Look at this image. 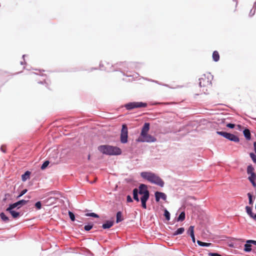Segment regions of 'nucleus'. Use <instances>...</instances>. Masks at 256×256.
<instances>
[{"instance_id":"09e8293b","label":"nucleus","mask_w":256,"mask_h":256,"mask_svg":"<svg viewBox=\"0 0 256 256\" xmlns=\"http://www.w3.org/2000/svg\"><path fill=\"white\" fill-rule=\"evenodd\" d=\"M24 62H20V64H21L22 65V64H24Z\"/></svg>"},{"instance_id":"412c9836","label":"nucleus","mask_w":256,"mask_h":256,"mask_svg":"<svg viewBox=\"0 0 256 256\" xmlns=\"http://www.w3.org/2000/svg\"><path fill=\"white\" fill-rule=\"evenodd\" d=\"M184 231V228H178L174 234V236H176L178 234H182Z\"/></svg>"},{"instance_id":"0eeeda50","label":"nucleus","mask_w":256,"mask_h":256,"mask_svg":"<svg viewBox=\"0 0 256 256\" xmlns=\"http://www.w3.org/2000/svg\"><path fill=\"white\" fill-rule=\"evenodd\" d=\"M128 129L126 124H124L120 132V140L122 144H126L128 142Z\"/></svg>"},{"instance_id":"a19ab883","label":"nucleus","mask_w":256,"mask_h":256,"mask_svg":"<svg viewBox=\"0 0 256 256\" xmlns=\"http://www.w3.org/2000/svg\"><path fill=\"white\" fill-rule=\"evenodd\" d=\"M190 236L192 238V240L193 242L194 243L196 240H195V237H194V234L193 235H190Z\"/></svg>"},{"instance_id":"c756f323","label":"nucleus","mask_w":256,"mask_h":256,"mask_svg":"<svg viewBox=\"0 0 256 256\" xmlns=\"http://www.w3.org/2000/svg\"><path fill=\"white\" fill-rule=\"evenodd\" d=\"M86 216H92V217L96 218L99 217V216L97 214L94 213V212L87 213L86 214Z\"/></svg>"},{"instance_id":"bb28decb","label":"nucleus","mask_w":256,"mask_h":256,"mask_svg":"<svg viewBox=\"0 0 256 256\" xmlns=\"http://www.w3.org/2000/svg\"><path fill=\"white\" fill-rule=\"evenodd\" d=\"M0 216L1 218L4 222H8L9 220L8 217L6 216L4 212L0 213Z\"/></svg>"},{"instance_id":"c85d7f7f","label":"nucleus","mask_w":256,"mask_h":256,"mask_svg":"<svg viewBox=\"0 0 256 256\" xmlns=\"http://www.w3.org/2000/svg\"><path fill=\"white\" fill-rule=\"evenodd\" d=\"M216 133L221 136H222L223 137L226 138V136L228 135V132H219V131H218L216 132Z\"/></svg>"},{"instance_id":"7c9ffc66","label":"nucleus","mask_w":256,"mask_h":256,"mask_svg":"<svg viewBox=\"0 0 256 256\" xmlns=\"http://www.w3.org/2000/svg\"><path fill=\"white\" fill-rule=\"evenodd\" d=\"M49 164V162L46 160V161H45L43 164H42V165L41 166V169L42 170H44L45 169L48 165Z\"/></svg>"},{"instance_id":"dca6fc26","label":"nucleus","mask_w":256,"mask_h":256,"mask_svg":"<svg viewBox=\"0 0 256 256\" xmlns=\"http://www.w3.org/2000/svg\"><path fill=\"white\" fill-rule=\"evenodd\" d=\"M30 172L29 171H26L22 176V180L24 182L26 181L28 178H30Z\"/></svg>"},{"instance_id":"a18cd8bd","label":"nucleus","mask_w":256,"mask_h":256,"mask_svg":"<svg viewBox=\"0 0 256 256\" xmlns=\"http://www.w3.org/2000/svg\"><path fill=\"white\" fill-rule=\"evenodd\" d=\"M151 81L153 82H156V84H161L159 83L158 82V81H156V80H151Z\"/></svg>"},{"instance_id":"603ef678","label":"nucleus","mask_w":256,"mask_h":256,"mask_svg":"<svg viewBox=\"0 0 256 256\" xmlns=\"http://www.w3.org/2000/svg\"><path fill=\"white\" fill-rule=\"evenodd\" d=\"M163 85L166 86H168L167 84H163Z\"/></svg>"},{"instance_id":"393cba45","label":"nucleus","mask_w":256,"mask_h":256,"mask_svg":"<svg viewBox=\"0 0 256 256\" xmlns=\"http://www.w3.org/2000/svg\"><path fill=\"white\" fill-rule=\"evenodd\" d=\"M185 218V213L184 212H182L180 213V216L178 218V221H183Z\"/></svg>"},{"instance_id":"37998d69","label":"nucleus","mask_w":256,"mask_h":256,"mask_svg":"<svg viewBox=\"0 0 256 256\" xmlns=\"http://www.w3.org/2000/svg\"><path fill=\"white\" fill-rule=\"evenodd\" d=\"M2 151L4 152H6V150L4 149V146H1V148H0Z\"/></svg>"},{"instance_id":"ddd939ff","label":"nucleus","mask_w":256,"mask_h":256,"mask_svg":"<svg viewBox=\"0 0 256 256\" xmlns=\"http://www.w3.org/2000/svg\"><path fill=\"white\" fill-rule=\"evenodd\" d=\"M226 138L229 140L230 141L234 142H239V138L238 136H236L235 135L228 133V135L226 136Z\"/></svg>"},{"instance_id":"72a5a7b5","label":"nucleus","mask_w":256,"mask_h":256,"mask_svg":"<svg viewBox=\"0 0 256 256\" xmlns=\"http://www.w3.org/2000/svg\"><path fill=\"white\" fill-rule=\"evenodd\" d=\"M68 215L70 216V220L72 221H74L75 220L74 215V214L72 212L69 211L68 212Z\"/></svg>"},{"instance_id":"7ed1b4c3","label":"nucleus","mask_w":256,"mask_h":256,"mask_svg":"<svg viewBox=\"0 0 256 256\" xmlns=\"http://www.w3.org/2000/svg\"><path fill=\"white\" fill-rule=\"evenodd\" d=\"M150 193H133L134 199L136 200L137 202H138L140 201L138 194L142 195L141 197L140 198V201L142 202V206L144 208H146V202L148 200L149 198Z\"/></svg>"},{"instance_id":"423d86ee","label":"nucleus","mask_w":256,"mask_h":256,"mask_svg":"<svg viewBox=\"0 0 256 256\" xmlns=\"http://www.w3.org/2000/svg\"><path fill=\"white\" fill-rule=\"evenodd\" d=\"M147 104L142 102H131L125 104L124 106L128 110H131L134 108H144Z\"/></svg>"},{"instance_id":"1a4fd4ad","label":"nucleus","mask_w":256,"mask_h":256,"mask_svg":"<svg viewBox=\"0 0 256 256\" xmlns=\"http://www.w3.org/2000/svg\"><path fill=\"white\" fill-rule=\"evenodd\" d=\"M132 192H148V190L147 186L142 184L140 185L138 190L137 188H135Z\"/></svg>"},{"instance_id":"4be33fe9","label":"nucleus","mask_w":256,"mask_h":256,"mask_svg":"<svg viewBox=\"0 0 256 256\" xmlns=\"http://www.w3.org/2000/svg\"><path fill=\"white\" fill-rule=\"evenodd\" d=\"M197 243L198 244L199 246H209L212 244L211 243L204 242H202L200 240H198Z\"/></svg>"},{"instance_id":"473e14b6","label":"nucleus","mask_w":256,"mask_h":256,"mask_svg":"<svg viewBox=\"0 0 256 256\" xmlns=\"http://www.w3.org/2000/svg\"><path fill=\"white\" fill-rule=\"evenodd\" d=\"M250 157L254 163H256V156L252 152L250 154Z\"/></svg>"},{"instance_id":"864d4df0","label":"nucleus","mask_w":256,"mask_h":256,"mask_svg":"<svg viewBox=\"0 0 256 256\" xmlns=\"http://www.w3.org/2000/svg\"><path fill=\"white\" fill-rule=\"evenodd\" d=\"M160 104V103L156 102V103L155 104Z\"/></svg>"},{"instance_id":"5701e85b","label":"nucleus","mask_w":256,"mask_h":256,"mask_svg":"<svg viewBox=\"0 0 256 256\" xmlns=\"http://www.w3.org/2000/svg\"><path fill=\"white\" fill-rule=\"evenodd\" d=\"M106 64L107 65H109L108 63H106V62H102L100 64V68L101 70H108L107 67H104V64Z\"/></svg>"},{"instance_id":"cd10ccee","label":"nucleus","mask_w":256,"mask_h":256,"mask_svg":"<svg viewBox=\"0 0 256 256\" xmlns=\"http://www.w3.org/2000/svg\"><path fill=\"white\" fill-rule=\"evenodd\" d=\"M164 216H165L166 218V220H170V212L166 210H164Z\"/></svg>"},{"instance_id":"3c124183","label":"nucleus","mask_w":256,"mask_h":256,"mask_svg":"<svg viewBox=\"0 0 256 256\" xmlns=\"http://www.w3.org/2000/svg\"><path fill=\"white\" fill-rule=\"evenodd\" d=\"M25 56H26V55H25V54H24V55H23V56H22V58H24Z\"/></svg>"},{"instance_id":"f8f14e48","label":"nucleus","mask_w":256,"mask_h":256,"mask_svg":"<svg viewBox=\"0 0 256 256\" xmlns=\"http://www.w3.org/2000/svg\"><path fill=\"white\" fill-rule=\"evenodd\" d=\"M155 196L156 202H159L160 198L166 201L167 197L165 193H155Z\"/></svg>"},{"instance_id":"de8ad7c7","label":"nucleus","mask_w":256,"mask_h":256,"mask_svg":"<svg viewBox=\"0 0 256 256\" xmlns=\"http://www.w3.org/2000/svg\"><path fill=\"white\" fill-rule=\"evenodd\" d=\"M25 194V193H24V192L21 193V194H20L18 197H18H20V196H21L22 195H23V194Z\"/></svg>"},{"instance_id":"f704fd0d","label":"nucleus","mask_w":256,"mask_h":256,"mask_svg":"<svg viewBox=\"0 0 256 256\" xmlns=\"http://www.w3.org/2000/svg\"><path fill=\"white\" fill-rule=\"evenodd\" d=\"M92 226H93L92 224V225L88 224V225L85 226L84 227V228L86 231H88L92 228Z\"/></svg>"},{"instance_id":"2eb2a0df","label":"nucleus","mask_w":256,"mask_h":256,"mask_svg":"<svg viewBox=\"0 0 256 256\" xmlns=\"http://www.w3.org/2000/svg\"><path fill=\"white\" fill-rule=\"evenodd\" d=\"M113 221H107L106 223L102 224V227L104 229L110 228L113 226Z\"/></svg>"},{"instance_id":"ea45409f","label":"nucleus","mask_w":256,"mask_h":256,"mask_svg":"<svg viewBox=\"0 0 256 256\" xmlns=\"http://www.w3.org/2000/svg\"><path fill=\"white\" fill-rule=\"evenodd\" d=\"M247 243H252V244H254L256 246V240H246Z\"/></svg>"},{"instance_id":"6e6552de","label":"nucleus","mask_w":256,"mask_h":256,"mask_svg":"<svg viewBox=\"0 0 256 256\" xmlns=\"http://www.w3.org/2000/svg\"><path fill=\"white\" fill-rule=\"evenodd\" d=\"M27 202L28 201L24 200H19L15 203L10 204L9 206L6 208V210H10L11 209H14L16 208H19L22 206L26 204Z\"/></svg>"},{"instance_id":"f03ea898","label":"nucleus","mask_w":256,"mask_h":256,"mask_svg":"<svg viewBox=\"0 0 256 256\" xmlns=\"http://www.w3.org/2000/svg\"><path fill=\"white\" fill-rule=\"evenodd\" d=\"M98 150L103 154L110 156L119 155L122 153L119 148L110 145H101L98 147Z\"/></svg>"},{"instance_id":"9b49d317","label":"nucleus","mask_w":256,"mask_h":256,"mask_svg":"<svg viewBox=\"0 0 256 256\" xmlns=\"http://www.w3.org/2000/svg\"><path fill=\"white\" fill-rule=\"evenodd\" d=\"M199 81V84L200 87L206 86L210 84V81L206 78L205 76H204V78H200Z\"/></svg>"},{"instance_id":"c03bdc74","label":"nucleus","mask_w":256,"mask_h":256,"mask_svg":"<svg viewBox=\"0 0 256 256\" xmlns=\"http://www.w3.org/2000/svg\"><path fill=\"white\" fill-rule=\"evenodd\" d=\"M252 218H254V220H256V214H252Z\"/></svg>"},{"instance_id":"4c0bfd02","label":"nucleus","mask_w":256,"mask_h":256,"mask_svg":"<svg viewBox=\"0 0 256 256\" xmlns=\"http://www.w3.org/2000/svg\"><path fill=\"white\" fill-rule=\"evenodd\" d=\"M126 64H127L126 62H120V63H118L116 64L118 66H122L124 67Z\"/></svg>"},{"instance_id":"c9c22d12","label":"nucleus","mask_w":256,"mask_h":256,"mask_svg":"<svg viewBox=\"0 0 256 256\" xmlns=\"http://www.w3.org/2000/svg\"><path fill=\"white\" fill-rule=\"evenodd\" d=\"M35 206L36 207V208L38 210H40L41 208H42V204H41V202H38L36 203L35 204Z\"/></svg>"},{"instance_id":"39448f33","label":"nucleus","mask_w":256,"mask_h":256,"mask_svg":"<svg viewBox=\"0 0 256 256\" xmlns=\"http://www.w3.org/2000/svg\"><path fill=\"white\" fill-rule=\"evenodd\" d=\"M138 142H154L156 141V138L154 136L149 134H146L143 136H140L136 140Z\"/></svg>"},{"instance_id":"a878e982","label":"nucleus","mask_w":256,"mask_h":256,"mask_svg":"<svg viewBox=\"0 0 256 256\" xmlns=\"http://www.w3.org/2000/svg\"><path fill=\"white\" fill-rule=\"evenodd\" d=\"M194 226H190L188 230V233L190 235L194 234Z\"/></svg>"},{"instance_id":"6ab92c4d","label":"nucleus","mask_w":256,"mask_h":256,"mask_svg":"<svg viewBox=\"0 0 256 256\" xmlns=\"http://www.w3.org/2000/svg\"><path fill=\"white\" fill-rule=\"evenodd\" d=\"M123 220L122 215L121 212H118L116 214V223H118Z\"/></svg>"},{"instance_id":"8fccbe9b","label":"nucleus","mask_w":256,"mask_h":256,"mask_svg":"<svg viewBox=\"0 0 256 256\" xmlns=\"http://www.w3.org/2000/svg\"><path fill=\"white\" fill-rule=\"evenodd\" d=\"M90 155H88V160H90Z\"/></svg>"},{"instance_id":"58836bf2","label":"nucleus","mask_w":256,"mask_h":256,"mask_svg":"<svg viewBox=\"0 0 256 256\" xmlns=\"http://www.w3.org/2000/svg\"><path fill=\"white\" fill-rule=\"evenodd\" d=\"M234 126H235V125H234V124H230H230H226V126H227V127H228V128H234Z\"/></svg>"},{"instance_id":"aec40b11","label":"nucleus","mask_w":256,"mask_h":256,"mask_svg":"<svg viewBox=\"0 0 256 256\" xmlns=\"http://www.w3.org/2000/svg\"><path fill=\"white\" fill-rule=\"evenodd\" d=\"M243 133L245 138L247 140H250V132L248 129L244 130L243 131Z\"/></svg>"},{"instance_id":"9d476101","label":"nucleus","mask_w":256,"mask_h":256,"mask_svg":"<svg viewBox=\"0 0 256 256\" xmlns=\"http://www.w3.org/2000/svg\"><path fill=\"white\" fill-rule=\"evenodd\" d=\"M150 130V124L148 122L144 123L142 126L140 136H143L148 134Z\"/></svg>"},{"instance_id":"2f4dec72","label":"nucleus","mask_w":256,"mask_h":256,"mask_svg":"<svg viewBox=\"0 0 256 256\" xmlns=\"http://www.w3.org/2000/svg\"><path fill=\"white\" fill-rule=\"evenodd\" d=\"M248 201L250 204H253V200H252V195L250 194V193H248Z\"/></svg>"},{"instance_id":"f3484780","label":"nucleus","mask_w":256,"mask_h":256,"mask_svg":"<svg viewBox=\"0 0 256 256\" xmlns=\"http://www.w3.org/2000/svg\"><path fill=\"white\" fill-rule=\"evenodd\" d=\"M212 59L214 62H218L220 60V55L217 51H214L212 54Z\"/></svg>"},{"instance_id":"4468645a","label":"nucleus","mask_w":256,"mask_h":256,"mask_svg":"<svg viewBox=\"0 0 256 256\" xmlns=\"http://www.w3.org/2000/svg\"><path fill=\"white\" fill-rule=\"evenodd\" d=\"M8 212H9L11 214L12 216L14 218H18L20 216V213L18 212H16L13 210V209H11L10 210H6Z\"/></svg>"},{"instance_id":"5fc2aeb1","label":"nucleus","mask_w":256,"mask_h":256,"mask_svg":"<svg viewBox=\"0 0 256 256\" xmlns=\"http://www.w3.org/2000/svg\"><path fill=\"white\" fill-rule=\"evenodd\" d=\"M52 192H56V191H52Z\"/></svg>"},{"instance_id":"79ce46f5","label":"nucleus","mask_w":256,"mask_h":256,"mask_svg":"<svg viewBox=\"0 0 256 256\" xmlns=\"http://www.w3.org/2000/svg\"><path fill=\"white\" fill-rule=\"evenodd\" d=\"M254 150L255 152L256 153V142H254Z\"/></svg>"},{"instance_id":"f257e3e1","label":"nucleus","mask_w":256,"mask_h":256,"mask_svg":"<svg viewBox=\"0 0 256 256\" xmlns=\"http://www.w3.org/2000/svg\"><path fill=\"white\" fill-rule=\"evenodd\" d=\"M140 176L149 182L156 184L161 187L164 186V182L157 174L150 172H143L140 173Z\"/></svg>"},{"instance_id":"20e7f679","label":"nucleus","mask_w":256,"mask_h":256,"mask_svg":"<svg viewBox=\"0 0 256 256\" xmlns=\"http://www.w3.org/2000/svg\"><path fill=\"white\" fill-rule=\"evenodd\" d=\"M254 168L252 165H249L247 167V174L249 176L248 177V180L252 184L254 187H256V174L254 172Z\"/></svg>"},{"instance_id":"b1692460","label":"nucleus","mask_w":256,"mask_h":256,"mask_svg":"<svg viewBox=\"0 0 256 256\" xmlns=\"http://www.w3.org/2000/svg\"><path fill=\"white\" fill-rule=\"evenodd\" d=\"M246 210L247 214L252 218L253 214L252 208L248 206H246Z\"/></svg>"},{"instance_id":"a211bd4d","label":"nucleus","mask_w":256,"mask_h":256,"mask_svg":"<svg viewBox=\"0 0 256 256\" xmlns=\"http://www.w3.org/2000/svg\"><path fill=\"white\" fill-rule=\"evenodd\" d=\"M244 251L245 252H250L252 250V243H247L246 242V244L244 246Z\"/></svg>"},{"instance_id":"49530a36","label":"nucleus","mask_w":256,"mask_h":256,"mask_svg":"<svg viewBox=\"0 0 256 256\" xmlns=\"http://www.w3.org/2000/svg\"><path fill=\"white\" fill-rule=\"evenodd\" d=\"M21 192H27V190L26 189L23 190Z\"/></svg>"},{"instance_id":"e433bc0d","label":"nucleus","mask_w":256,"mask_h":256,"mask_svg":"<svg viewBox=\"0 0 256 256\" xmlns=\"http://www.w3.org/2000/svg\"><path fill=\"white\" fill-rule=\"evenodd\" d=\"M126 201H127V202H132V198H131V196H130L128 195L126 196Z\"/></svg>"}]
</instances>
